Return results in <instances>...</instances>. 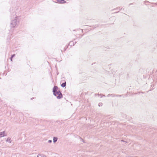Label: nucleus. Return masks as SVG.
I'll list each match as a JSON object with an SVG mask.
<instances>
[{
	"mask_svg": "<svg viewBox=\"0 0 157 157\" xmlns=\"http://www.w3.org/2000/svg\"><path fill=\"white\" fill-rule=\"evenodd\" d=\"M102 105V104L101 103H99L98 104V106L99 107L101 106Z\"/></svg>",
	"mask_w": 157,
	"mask_h": 157,
	"instance_id": "11",
	"label": "nucleus"
},
{
	"mask_svg": "<svg viewBox=\"0 0 157 157\" xmlns=\"http://www.w3.org/2000/svg\"><path fill=\"white\" fill-rule=\"evenodd\" d=\"M61 86L63 87H64L66 86V82L63 83L61 84Z\"/></svg>",
	"mask_w": 157,
	"mask_h": 157,
	"instance_id": "6",
	"label": "nucleus"
},
{
	"mask_svg": "<svg viewBox=\"0 0 157 157\" xmlns=\"http://www.w3.org/2000/svg\"><path fill=\"white\" fill-rule=\"evenodd\" d=\"M110 96H111L112 97H121V95H115L113 94H109L107 95V97H109Z\"/></svg>",
	"mask_w": 157,
	"mask_h": 157,
	"instance_id": "3",
	"label": "nucleus"
},
{
	"mask_svg": "<svg viewBox=\"0 0 157 157\" xmlns=\"http://www.w3.org/2000/svg\"><path fill=\"white\" fill-rule=\"evenodd\" d=\"M100 95L101 96L100 98H102V96H105V95H101L100 94Z\"/></svg>",
	"mask_w": 157,
	"mask_h": 157,
	"instance_id": "15",
	"label": "nucleus"
},
{
	"mask_svg": "<svg viewBox=\"0 0 157 157\" xmlns=\"http://www.w3.org/2000/svg\"><path fill=\"white\" fill-rule=\"evenodd\" d=\"M37 157H46L44 155L42 154H39L38 155Z\"/></svg>",
	"mask_w": 157,
	"mask_h": 157,
	"instance_id": "8",
	"label": "nucleus"
},
{
	"mask_svg": "<svg viewBox=\"0 0 157 157\" xmlns=\"http://www.w3.org/2000/svg\"><path fill=\"white\" fill-rule=\"evenodd\" d=\"M53 142L54 143L56 142L57 140V138L56 137H54L53 139Z\"/></svg>",
	"mask_w": 157,
	"mask_h": 157,
	"instance_id": "7",
	"label": "nucleus"
},
{
	"mask_svg": "<svg viewBox=\"0 0 157 157\" xmlns=\"http://www.w3.org/2000/svg\"><path fill=\"white\" fill-rule=\"evenodd\" d=\"M17 12V10L15 12L13 11L11 14V16H13V19L11 20L10 23V27L11 28L16 27L19 24L20 20L19 16L16 14Z\"/></svg>",
	"mask_w": 157,
	"mask_h": 157,
	"instance_id": "1",
	"label": "nucleus"
},
{
	"mask_svg": "<svg viewBox=\"0 0 157 157\" xmlns=\"http://www.w3.org/2000/svg\"><path fill=\"white\" fill-rule=\"evenodd\" d=\"M117 9H118L120 11L121 9L120 8H118Z\"/></svg>",
	"mask_w": 157,
	"mask_h": 157,
	"instance_id": "18",
	"label": "nucleus"
},
{
	"mask_svg": "<svg viewBox=\"0 0 157 157\" xmlns=\"http://www.w3.org/2000/svg\"><path fill=\"white\" fill-rule=\"evenodd\" d=\"M58 88L57 86H55L54 87L53 89V92L54 93L58 91Z\"/></svg>",
	"mask_w": 157,
	"mask_h": 157,
	"instance_id": "5",
	"label": "nucleus"
},
{
	"mask_svg": "<svg viewBox=\"0 0 157 157\" xmlns=\"http://www.w3.org/2000/svg\"><path fill=\"white\" fill-rule=\"evenodd\" d=\"M66 2L64 0H61V2H60V4H63L66 3Z\"/></svg>",
	"mask_w": 157,
	"mask_h": 157,
	"instance_id": "9",
	"label": "nucleus"
},
{
	"mask_svg": "<svg viewBox=\"0 0 157 157\" xmlns=\"http://www.w3.org/2000/svg\"><path fill=\"white\" fill-rule=\"evenodd\" d=\"M73 43H74V42L73 41H71L69 43V45L71 44V46L72 44Z\"/></svg>",
	"mask_w": 157,
	"mask_h": 157,
	"instance_id": "12",
	"label": "nucleus"
},
{
	"mask_svg": "<svg viewBox=\"0 0 157 157\" xmlns=\"http://www.w3.org/2000/svg\"><path fill=\"white\" fill-rule=\"evenodd\" d=\"M148 2V1H145V2H144V3H145L147 2Z\"/></svg>",
	"mask_w": 157,
	"mask_h": 157,
	"instance_id": "16",
	"label": "nucleus"
},
{
	"mask_svg": "<svg viewBox=\"0 0 157 157\" xmlns=\"http://www.w3.org/2000/svg\"><path fill=\"white\" fill-rule=\"evenodd\" d=\"M155 5H157V3H155Z\"/></svg>",
	"mask_w": 157,
	"mask_h": 157,
	"instance_id": "19",
	"label": "nucleus"
},
{
	"mask_svg": "<svg viewBox=\"0 0 157 157\" xmlns=\"http://www.w3.org/2000/svg\"><path fill=\"white\" fill-rule=\"evenodd\" d=\"M6 136L5 135V131L0 132V138Z\"/></svg>",
	"mask_w": 157,
	"mask_h": 157,
	"instance_id": "4",
	"label": "nucleus"
},
{
	"mask_svg": "<svg viewBox=\"0 0 157 157\" xmlns=\"http://www.w3.org/2000/svg\"><path fill=\"white\" fill-rule=\"evenodd\" d=\"M10 59L11 61H12V58H11V57L10 58Z\"/></svg>",
	"mask_w": 157,
	"mask_h": 157,
	"instance_id": "17",
	"label": "nucleus"
},
{
	"mask_svg": "<svg viewBox=\"0 0 157 157\" xmlns=\"http://www.w3.org/2000/svg\"><path fill=\"white\" fill-rule=\"evenodd\" d=\"M52 142V140H48V143H51V142Z\"/></svg>",
	"mask_w": 157,
	"mask_h": 157,
	"instance_id": "14",
	"label": "nucleus"
},
{
	"mask_svg": "<svg viewBox=\"0 0 157 157\" xmlns=\"http://www.w3.org/2000/svg\"><path fill=\"white\" fill-rule=\"evenodd\" d=\"M6 142H9L10 143H11V139L10 138V139H9V138H8L6 140Z\"/></svg>",
	"mask_w": 157,
	"mask_h": 157,
	"instance_id": "10",
	"label": "nucleus"
},
{
	"mask_svg": "<svg viewBox=\"0 0 157 157\" xmlns=\"http://www.w3.org/2000/svg\"><path fill=\"white\" fill-rule=\"evenodd\" d=\"M15 56V54H13L11 56V58H13L14 56Z\"/></svg>",
	"mask_w": 157,
	"mask_h": 157,
	"instance_id": "13",
	"label": "nucleus"
},
{
	"mask_svg": "<svg viewBox=\"0 0 157 157\" xmlns=\"http://www.w3.org/2000/svg\"><path fill=\"white\" fill-rule=\"evenodd\" d=\"M54 95L58 99H60L62 98L63 95L60 91L58 90L57 92L53 93Z\"/></svg>",
	"mask_w": 157,
	"mask_h": 157,
	"instance_id": "2",
	"label": "nucleus"
}]
</instances>
